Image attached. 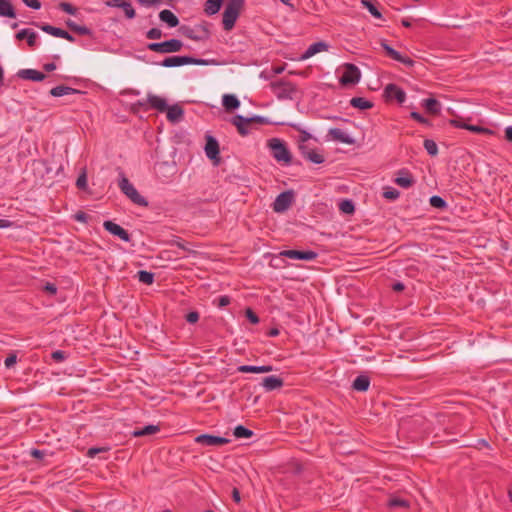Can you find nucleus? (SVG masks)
Returning <instances> with one entry per match:
<instances>
[{
    "instance_id": "obj_1",
    "label": "nucleus",
    "mask_w": 512,
    "mask_h": 512,
    "mask_svg": "<svg viewBox=\"0 0 512 512\" xmlns=\"http://www.w3.org/2000/svg\"><path fill=\"white\" fill-rule=\"evenodd\" d=\"M244 6V0H229L223 12V28L226 31H230L240 15V12Z\"/></svg>"
},
{
    "instance_id": "obj_2",
    "label": "nucleus",
    "mask_w": 512,
    "mask_h": 512,
    "mask_svg": "<svg viewBox=\"0 0 512 512\" xmlns=\"http://www.w3.org/2000/svg\"><path fill=\"white\" fill-rule=\"evenodd\" d=\"M267 146L270 148L271 154L277 162L287 165L291 163L292 154L283 140L271 138L268 140Z\"/></svg>"
},
{
    "instance_id": "obj_3",
    "label": "nucleus",
    "mask_w": 512,
    "mask_h": 512,
    "mask_svg": "<svg viewBox=\"0 0 512 512\" xmlns=\"http://www.w3.org/2000/svg\"><path fill=\"white\" fill-rule=\"evenodd\" d=\"M119 188L124 195H126L134 204L147 207L148 201L139 194L137 189L130 183L127 177L124 174H121V178L119 180Z\"/></svg>"
},
{
    "instance_id": "obj_4",
    "label": "nucleus",
    "mask_w": 512,
    "mask_h": 512,
    "mask_svg": "<svg viewBox=\"0 0 512 512\" xmlns=\"http://www.w3.org/2000/svg\"><path fill=\"white\" fill-rule=\"evenodd\" d=\"M180 32L186 38L194 41H206L210 38L211 35L208 24L206 22H203L194 28L189 26H181Z\"/></svg>"
},
{
    "instance_id": "obj_5",
    "label": "nucleus",
    "mask_w": 512,
    "mask_h": 512,
    "mask_svg": "<svg viewBox=\"0 0 512 512\" xmlns=\"http://www.w3.org/2000/svg\"><path fill=\"white\" fill-rule=\"evenodd\" d=\"M182 47L183 43L179 39H169L163 42H152L147 44L148 50L160 54L179 52Z\"/></svg>"
},
{
    "instance_id": "obj_6",
    "label": "nucleus",
    "mask_w": 512,
    "mask_h": 512,
    "mask_svg": "<svg viewBox=\"0 0 512 512\" xmlns=\"http://www.w3.org/2000/svg\"><path fill=\"white\" fill-rule=\"evenodd\" d=\"M208 61L205 59H198L194 58L192 56H171L165 58L160 65L163 67H179L183 65L193 64V65H199L204 66L208 65Z\"/></svg>"
},
{
    "instance_id": "obj_7",
    "label": "nucleus",
    "mask_w": 512,
    "mask_h": 512,
    "mask_svg": "<svg viewBox=\"0 0 512 512\" xmlns=\"http://www.w3.org/2000/svg\"><path fill=\"white\" fill-rule=\"evenodd\" d=\"M272 92L280 100L292 99L296 86L288 81L278 80L270 83Z\"/></svg>"
},
{
    "instance_id": "obj_8",
    "label": "nucleus",
    "mask_w": 512,
    "mask_h": 512,
    "mask_svg": "<svg viewBox=\"0 0 512 512\" xmlns=\"http://www.w3.org/2000/svg\"><path fill=\"white\" fill-rule=\"evenodd\" d=\"M344 67L345 71L339 79L340 84L343 86L357 84L361 78L359 68L352 63H346Z\"/></svg>"
},
{
    "instance_id": "obj_9",
    "label": "nucleus",
    "mask_w": 512,
    "mask_h": 512,
    "mask_svg": "<svg viewBox=\"0 0 512 512\" xmlns=\"http://www.w3.org/2000/svg\"><path fill=\"white\" fill-rule=\"evenodd\" d=\"M383 97L386 101L396 100L399 104H403L406 100V93L398 85L390 83L385 86Z\"/></svg>"
},
{
    "instance_id": "obj_10",
    "label": "nucleus",
    "mask_w": 512,
    "mask_h": 512,
    "mask_svg": "<svg viewBox=\"0 0 512 512\" xmlns=\"http://www.w3.org/2000/svg\"><path fill=\"white\" fill-rule=\"evenodd\" d=\"M381 47L386 53V56L404 64L407 67H413L415 65V61L411 59L410 57L401 55L398 51H396L394 48H392L390 45L387 44L385 40H381L380 42Z\"/></svg>"
},
{
    "instance_id": "obj_11",
    "label": "nucleus",
    "mask_w": 512,
    "mask_h": 512,
    "mask_svg": "<svg viewBox=\"0 0 512 512\" xmlns=\"http://www.w3.org/2000/svg\"><path fill=\"white\" fill-rule=\"evenodd\" d=\"M204 150H205L206 156L210 160L213 161L214 165H219V163H220V157H219L220 148H219V143L216 140V138H214L211 135H207Z\"/></svg>"
},
{
    "instance_id": "obj_12",
    "label": "nucleus",
    "mask_w": 512,
    "mask_h": 512,
    "mask_svg": "<svg viewBox=\"0 0 512 512\" xmlns=\"http://www.w3.org/2000/svg\"><path fill=\"white\" fill-rule=\"evenodd\" d=\"M195 442L204 446H223L230 442L228 438L210 434H201L195 438Z\"/></svg>"
},
{
    "instance_id": "obj_13",
    "label": "nucleus",
    "mask_w": 512,
    "mask_h": 512,
    "mask_svg": "<svg viewBox=\"0 0 512 512\" xmlns=\"http://www.w3.org/2000/svg\"><path fill=\"white\" fill-rule=\"evenodd\" d=\"M293 202V193L291 191H284L280 193L274 203H273V210L275 212H284L286 211Z\"/></svg>"
},
{
    "instance_id": "obj_14",
    "label": "nucleus",
    "mask_w": 512,
    "mask_h": 512,
    "mask_svg": "<svg viewBox=\"0 0 512 512\" xmlns=\"http://www.w3.org/2000/svg\"><path fill=\"white\" fill-rule=\"evenodd\" d=\"M104 229L110 234L120 238L125 242H130L131 236L127 230L122 228L120 225L116 224L113 221L107 220L103 223Z\"/></svg>"
},
{
    "instance_id": "obj_15",
    "label": "nucleus",
    "mask_w": 512,
    "mask_h": 512,
    "mask_svg": "<svg viewBox=\"0 0 512 512\" xmlns=\"http://www.w3.org/2000/svg\"><path fill=\"white\" fill-rule=\"evenodd\" d=\"M282 256L290 258V259H297V260H304V261H312L317 258L318 254L312 250H284L280 253Z\"/></svg>"
},
{
    "instance_id": "obj_16",
    "label": "nucleus",
    "mask_w": 512,
    "mask_h": 512,
    "mask_svg": "<svg viewBox=\"0 0 512 512\" xmlns=\"http://www.w3.org/2000/svg\"><path fill=\"white\" fill-rule=\"evenodd\" d=\"M35 25L38 28H40L42 31H44L52 36L63 38L70 42L75 41V38L73 37V35H71L69 32H67L66 30H64L62 28L54 27V26H52L50 24H46V23L35 24Z\"/></svg>"
},
{
    "instance_id": "obj_17",
    "label": "nucleus",
    "mask_w": 512,
    "mask_h": 512,
    "mask_svg": "<svg viewBox=\"0 0 512 512\" xmlns=\"http://www.w3.org/2000/svg\"><path fill=\"white\" fill-rule=\"evenodd\" d=\"M261 385L266 392H271L282 388L284 385V381L281 377L271 375L264 377L261 381Z\"/></svg>"
},
{
    "instance_id": "obj_18",
    "label": "nucleus",
    "mask_w": 512,
    "mask_h": 512,
    "mask_svg": "<svg viewBox=\"0 0 512 512\" xmlns=\"http://www.w3.org/2000/svg\"><path fill=\"white\" fill-rule=\"evenodd\" d=\"M17 76L24 80H31L35 82L43 81L46 75L35 69H21L17 72Z\"/></svg>"
},
{
    "instance_id": "obj_19",
    "label": "nucleus",
    "mask_w": 512,
    "mask_h": 512,
    "mask_svg": "<svg viewBox=\"0 0 512 512\" xmlns=\"http://www.w3.org/2000/svg\"><path fill=\"white\" fill-rule=\"evenodd\" d=\"M394 182L402 188H410L414 184L415 180L408 170L401 169L398 171Z\"/></svg>"
},
{
    "instance_id": "obj_20",
    "label": "nucleus",
    "mask_w": 512,
    "mask_h": 512,
    "mask_svg": "<svg viewBox=\"0 0 512 512\" xmlns=\"http://www.w3.org/2000/svg\"><path fill=\"white\" fill-rule=\"evenodd\" d=\"M15 38L17 40H26L30 48H34L37 45V33L31 29H22L16 33Z\"/></svg>"
},
{
    "instance_id": "obj_21",
    "label": "nucleus",
    "mask_w": 512,
    "mask_h": 512,
    "mask_svg": "<svg viewBox=\"0 0 512 512\" xmlns=\"http://www.w3.org/2000/svg\"><path fill=\"white\" fill-rule=\"evenodd\" d=\"M231 123L236 126L237 131L240 135L246 136L249 134V120L242 115H235L231 119Z\"/></svg>"
},
{
    "instance_id": "obj_22",
    "label": "nucleus",
    "mask_w": 512,
    "mask_h": 512,
    "mask_svg": "<svg viewBox=\"0 0 512 512\" xmlns=\"http://www.w3.org/2000/svg\"><path fill=\"white\" fill-rule=\"evenodd\" d=\"M147 102L149 103L151 108H153L159 112H165L166 109H168V104H167L166 100L157 95L148 94Z\"/></svg>"
},
{
    "instance_id": "obj_23",
    "label": "nucleus",
    "mask_w": 512,
    "mask_h": 512,
    "mask_svg": "<svg viewBox=\"0 0 512 512\" xmlns=\"http://www.w3.org/2000/svg\"><path fill=\"white\" fill-rule=\"evenodd\" d=\"M328 135L331 136L332 139L335 141H339L341 143L349 144V145L354 144V139L351 138L348 134H346L339 128H331L328 131Z\"/></svg>"
},
{
    "instance_id": "obj_24",
    "label": "nucleus",
    "mask_w": 512,
    "mask_h": 512,
    "mask_svg": "<svg viewBox=\"0 0 512 512\" xmlns=\"http://www.w3.org/2000/svg\"><path fill=\"white\" fill-rule=\"evenodd\" d=\"M165 112H167V119L172 123L179 122L184 114L183 108L178 104L168 106Z\"/></svg>"
},
{
    "instance_id": "obj_25",
    "label": "nucleus",
    "mask_w": 512,
    "mask_h": 512,
    "mask_svg": "<svg viewBox=\"0 0 512 512\" xmlns=\"http://www.w3.org/2000/svg\"><path fill=\"white\" fill-rule=\"evenodd\" d=\"M159 19L166 23L168 27L174 28L179 25L178 17L170 10L164 9L159 13Z\"/></svg>"
},
{
    "instance_id": "obj_26",
    "label": "nucleus",
    "mask_w": 512,
    "mask_h": 512,
    "mask_svg": "<svg viewBox=\"0 0 512 512\" xmlns=\"http://www.w3.org/2000/svg\"><path fill=\"white\" fill-rule=\"evenodd\" d=\"M328 47V44H326L323 41L315 42L308 47V49L303 53L301 58L308 59L321 51H326Z\"/></svg>"
},
{
    "instance_id": "obj_27",
    "label": "nucleus",
    "mask_w": 512,
    "mask_h": 512,
    "mask_svg": "<svg viewBox=\"0 0 512 512\" xmlns=\"http://www.w3.org/2000/svg\"><path fill=\"white\" fill-rule=\"evenodd\" d=\"M370 386V378L367 375L357 376L353 383L352 388L359 392H366Z\"/></svg>"
},
{
    "instance_id": "obj_28",
    "label": "nucleus",
    "mask_w": 512,
    "mask_h": 512,
    "mask_svg": "<svg viewBox=\"0 0 512 512\" xmlns=\"http://www.w3.org/2000/svg\"><path fill=\"white\" fill-rule=\"evenodd\" d=\"M422 106L426 109V111L432 115H438L440 113L441 104L435 98H427L422 102Z\"/></svg>"
},
{
    "instance_id": "obj_29",
    "label": "nucleus",
    "mask_w": 512,
    "mask_h": 512,
    "mask_svg": "<svg viewBox=\"0 0 512 512\" xmlns=\"http://www.w3.org/2000/svg\"><path fill=\"white\" fill-rule=\"evenodd\" d=\"M0 16L15 18L16 12L10 0H0Z\"/></svg>"
},
{
    "instance_id": "obj_30",
    "label": "nucleus",
    "mask_w": 512,
    "mask_h": 512,
    "mask_svg": "<svg viewBox=\"0 0 512 512\" xmlns=\"http://www.w3.org/2000/svg\"><path fill=\"white\" fill-rule=\"evenodd\" d=\"M222 104L227 111H234L239 108L240 101L233 94H225L222 99Z\"/></svg>"
},
{
    "instance_id": "obj_31",
    "label": "nucleus",
    "mask_w": 512,
    "mask_h": 512,
    "mask_svg": "<svg viewBox=\"0 0 512 512\" xmlns=\"http://www.w3.org/2000/svg\"><path fill=\"white\" fill-rule=\"evenodd\" d=\"M65 24L72 32H75L79 35L90 36L92 34L90 28L86 26H80L71 19L66 20Z\"/></svg>"
},
{
    "instance_id": "obj_32",
    "label": "nucleus",
    "mask_w": 512,
    "mask_h": 512,
    "mask_svg": "<svg viewBox=\"0 0 512 512\" xmlns=\"http://www.w3.org/2000/svg\"><path fill=\"white\" fill-rule=\"evenodd\" d=\"M75 93H81L79 90L74 89L72 87L59 85L50 90V94L54 97H61L64 95H70Z\"/></svg>"
},
{
    "instance_id": "obj_33",
    "label": "nucleus",
    "mask_w": 512,
    "mask_h": 512,
    "mask_svg": "<svg viewBox=\"0 0 512 512\" xmlns=\"http://www.w3.org/2000/svg\"><path fill=\"white\" fill-rule=\"evenodd\" d=\"M350 105L360 110H367L373 107V103L362 97H353L350 100Z\"/></svg>"
},
{
    "instance_id": "obj_34",
    "label": "nucleus",
    "mask_w": 512,
    "mask_h": 512,
    "mask_svg": "<svg viewBox=\"0 0 512 512\" xmlns=\"http://www.w3.org/2000/svg\"><path fill=\"white\" fill-rule=\"evenodd\" d=\"M160 431V427L158 425H147L142 429H137L132 432V436L134 437H142L147 435H152Z\"/></svg>"
},
{
    "instance_id": "obj_35",
    "label": "nucleus",
    "mask_w": 512,
    "mask_h": 512,
    "mask_svg": "<svg viewBox=\"0 0 512 512\" xmlns=\"http://www.w3.org/2000/svg\"><path fill=\"white\" fill-rule=\"evenodd\" d=\"M223 0H207L205 2V8L204 11L207 15H214L216 14L221 6H222Z\"/></svg>"
},
{
    "instance_id": "obj_36",
    "label": "nucleus",
    "mask_w": 512,
    "mask_h": 512,
    "mask_svg": "<svg viewBox=\"0 0 512 512\" xmlns=\"http://www.w3.org/2000/svg\"><path fill=\"white\" fill-rule=\"evenodd\" d=\"M168 244L170 246H177L179 249L183 250L184 252H187L188 254L195 255L197 253L195 250L191 249L184 240L177 236L174 237L172 240L168 241Z\"/></svg>"
},
{
    "instance_id": "obj_37",
    "label": "nucleus",
    "mask_w": 512,
    "mask_h": 512,
    "mask_svg": "<svg viewBox=\"0 0 512 512\" xmlns=\"http://www.w3.org/2000/svg\"><path fill=\"white\" fill-rule=\"evenodd\" d=\"M233 435L236 438H251L254 432L243 425H238L234 428Z\"/></svg>"
},
{
    "instance_id": "obj_38",
    "label": "nucleus",
    "mask_w": 512,
    "mask_h": 512,
    "mask_svg": "<svg viewBox=\"0 0 512 512\" xmlns=\"http://www.w3.org/2000/svg\"><path fill=\"white\" fill-rule=\"evenodd\" d=\"M119 8H121L123 10V12H124V14H125L127 19H133V18L136 17V11L133 8L132 3L130 2V0H124L121 3Z\"/></svg>"
},
{
    "instance_id": "obj_39",
    "label": "nucleus",
    "mask_w": 512,
    "mask_h": 512,
    "mask_svg": "<svg viewBox=\"0 0 512 512\" xmlns=\"http://www.w3.org/2000/svg\"><path fill=\"white\" fill-rule=\"evenodd\" d=\"M138 280L146 285H151L154 282V273L146 270H140L137 272Z\"/></svg>"
},
{
    "instance_id": "obj_40",
    "label": "nucleus",
    "mask_w": 512,
    "mask_h": 512,
    "mask_svg": "<svg viewBox=\"0 0 512 512\" xmlns=\"http://www.w3.org/2000/svg\"><path fill=\"white\" fill-rule=\"evenodd\" d=\"M361 3L365 8L368 9L372 16L378 19L382 18V14L377 8L376 3L372 2L371 0H361Z\"/></svg>"
},
{
    "instance_id": "obj_41",
    "label": "nucleus",
    "mask_w": 512,
    "mask_h": 512,
    "mask_svg": "<svg viewBox=\"0 0 512 512\" xmlns=\"http://www.w3.org/2000/svg\"><path fill=\"white\" fill-rule=\"evenodd\" d=\"M429 203L432 207L441 209V210H443L447 207L446 201L438 195H434V196L430 197Z\"/></svg>"
},
{
    "instance_id": "obj_42",
    "label": "nucleus",
    "mask_w": 512,
    "mask_h": 512,
    "mask_svg": "<svg viewBox=\"0 0 512 512\" xmlns=\"http://www.w3.org/2000/svg\"><path fill=\"white\" fill-rule=\"evenodd\" d=\"M423 145L430 156H436L438 154V147L434 140L425 139Z\"/></svg>"
},
{
    "instance_id": "obj_43",
    "label": "nucleus",
    "mask_w": 512,
    "mask_h": 512,
    "mask_svg": "<svg viewBox=\"0 0 512 512\" xmlns=\"http://www.w3.org/2000/svg\"><path fill=\"white\" fill-rule=\"evenodd\" d=\"M466 130L468 131H471L473 133H477V134H488V135H492L494 132L489 129V128H486V127H482V126H478V125H471V124H467L466 125Z\"/></svg>"
},
{
    "instance_id": "obj_44",
    "label": "nucleus",
    "mask_w": 512,
    "mask_h": 512,
    "mask_svg": "<svg viewBox=\"0 0 512 512\" xmlns=\"http://www.w3.org/2000/svg\"><path fill=\"white\" fill-rule=\"evenodd\" d=\"M306 159L315 164H321L325 161V158L322 154L318 153L316 150H312L311 152H307Z\"/></svg>"
},
{
    "instance_id": "obj_45",
    "label": "nucleus",
    "mask_w": 512,
    "mask_h": 512,
    "mask_svg": "<svg viewBox=\"0 0 512 512\" xmlns=\"http://www.w3.org/2000/svg\"><path fill=\"white\" fill-rule=\"evenodd\" d=\"M400 196V192L392 187L385 188L383 192V197L388 200H396Z\"/></svg>"
},
{
    "instance_id": "obj_46",
    "label": "nucleus",
    "mask_w": 512,
    "mask_h": 512,
    "mask_svg": "<svg viewBox=\"0 0 512 512\" xmlns=\"http://www.w3.org/2000/svg\"><path fill=\"white\" fill-rule=\"evenodd\" d=\"M389 506L392 508H408L409 502L405 499L401 498H392L389 501Z\"/></svg>"
},
{
    "instance_id": "obj_47",
    "label": "nucleus",
    "mask_w": 512,
    "mask_h": 512,
    "mask_svg": "<svg viewBox=\"0 0 512 512\" xmlns=\"http://www.w3.org/2000/svg\"><path fill=\"white\" fill-rule=\"evenodd\" d=\"M58 8L60 10H62L63 12H66L67 14H70V15H76V13H77V8L68 2H60L58 4Z\"/></svg>"
},
{
    "instance_id": "obj_48",
    "label": "nucleus",
    "mask_w": 512,
    "mask_h": 512,
    "mask_svg": "<svg viewBox=\"0 0 512 512\" xmlns=\"http://www.w3.org/2000/svg\"><path fill=\"white\" fill-rule=\"evenodd\" d=\"M339 208L342 212H344L346 214H351L355 210L354 204L351 200H343L340 203Z\"/></svg>"
},
{
    "instance_id": "obj_49",
    "label": "nucleus",
    "mask_w": 512,
    "mask_h": 512,
    "mask_svg": "<svg viewBox=\"0 0 512 512\" xmlns=\"http://www.w3.org/2000/svg\"><path fill=\"white\" fill-rule=\"evenodd\" d=\"M410 117H411L413 120H415V121H417V122H419V123H421V124H424V125H426V126H431V125H432V123H431V121H430L429 119H427V118L423 117V116H422L419 112H417V111H412V112L410 113Z\"/></svg>"
},
{
    "instance_id": "obj_50",
    "label": "nucleus",
    "mask_w": 512,
    "mask_h": 512,
    "mask_svg": "<svg viewBox=\"0 0 512 512\" xmlns=\"http://www.w3.org/2000/svg\"><path fill=\"white\" fill-rule=\"evenodd\" d=\"M76 186L80 190L87 189V175L85 170H83L82 173L78 176Z\"/></svg>"
},
{
    "instance_id": "obj_51",
    "label": "nucleus",
    "mask_w": 512,
    "mask_h": 512,
    "mask_svg": "<svg viewBox=\"0 0 512 512\" xmlns=\"http://www.w3.org/2000/svg\"><path fill=\"white\" fill-rule=\"evenodd\" d=\"M162 31L159 28H151L146 32V38L156 40L162 38Z\"/></svg>"
},
{
    "instance_id": "obj_52",
    "label": "nucleus",
    "mask_w": 512,
    "mask_h": 512,
    "mask_svg": "<svg viewBox=\"0 0 512 512\" xmlns=\"http://www.w3.org/2000/svg\"><path fill=\"white\" fill-rule=\"evenodd\" d=\"M245 315L252 324H258L260 321L258 315L251 308L245 310Z\"/></svg>"
},
{
    "instance_id": "obj_53",
    "label": "nucleus",
    "mask_w": 512,
    "mask_h": 512,
    "mask_svg": "<svg viewBox=\"0 0 512 512\" xmlns=\"http://www.w3.org/2000/svg\"><path fill=\"white\" fill-rule=\"evenodd\" d=\"M240 373H258V366L253 365H241L237 368Z\"/></svg>"
},
{
    "instance_id": "obj_54",
    "label": "nucleus",
    "mask_w": 512,
    "mask_h": 512,
    "mask_svg": "<svg viewBox=\"0 0 512 512\" xmlns=\"http://www.w3.org/2000/svg\"><path fill=\"white\" fill-rule=\"evenodd\" d=\"M292 127L300 132V139H299L300 143L299 144H305V142L311 138V134L308 133L307 131L300 129L296 125H292Z\"/></svg>"
},
{
    "instance_id": "obj_55",
    "label": "nucleus",
    "mask_w": 512,
    "mask_h": 512,
    "mask_svg": "<svg viewBox=\"0 0 512 512\" xmlns=\"http://www.w3.org/2000/svg\"><path fill=\"white\" fill-rule=\"evenodd\" d=\"M199 317H200V315L197 311H190L189 313H187L185 315V320L190 324H194V323L198 322Z\"/></svg>"
},
{
    "instance_id": "obj_56",
    "label": "nucleus",
    "mask_w": 512,
    "mask_h": 512,
    "mask_svg": "<svg viewBox=\"0 0 512 512\" xmlns=\"http://www.w3.org/2000/svg\"><path fill=\"white\" fill-rule=\"evenodd\" d=\"M16 362H17V355L15 353H11L6 357L4 364H5V367L9 369V368L13 367L16 364Z\"/></svg>"
},
{
    "instance_id": "obj_57",
    "label": "nucleus",
    "mask_w": 512,
    "mask_h": 512,
    "mask_svg": "<svg viewBox=\"0 0 512 512\" xmlns=\"http://www.w3.org/2000/svg\"><path fill=\"white\" fill-rule=\"evenodd\" d=\"M247 120H249V124H252V123H257V124H261V125L269 124L268 119L265 117H262V116H253V117L247 118Z\"/></svg>"
},
{
    "instance_id": "obj_58",
    "label": "nucleus",
    "mask_w": 512,
    "mask_h": 512,
    "mask_svg": "<svg viewBox=\"0 0 512 512\" xmlns=\"http://www.w3.org/2000/svg\"><path fill=\"white\" fill-rule=\"evenodd\" d=\"M108 450H109V448H107V447H92V448L88 449L87 456L92 458L96 454H98L100 452H106Z\"/></svg>"
},
{
    "instance_id": "obj_59",
    "label": "nucleus",
    "mask_w": 512,
    "mask_h": 512,
    "mask_svg": "<svg viewBox=\"0 0 512 512\" xmlns=\"http://www.w3.org/2000/svg\"><path fill=\"white\" fill-rule=\"evenodd\" d=\"M51 357L55 362H61L66 358V354L62 350H56L52 352Z\"/></svg>"
},
{
    "instance_id": "obj_60",
    "label": "nucleus",
    "mask_w": 512,
    "mask_h": 512,
    "mask_svg": "<svg viewBox=\"0 0 512 512\" xmlns=\"http://www.w3.org/2000/svg\"><path fill=\"white\" fill-rule=\"evenodd\" d=\"M231 303V298L227 295L220 296L217 299V306L223 308Z\"/></svg>"
},
{
    "instance_id": "obj_61",
    "label": "nucleus",
    "mask_w": 512,
    "mask_h": 512,
    "mask_svg": "<svg viewBox=\"0 0 512 512\" xmlns=\"http://www.w3.org/2000/svg\"><path fill=\"white\" fill-rule=\"evenodd\" d=\"M23 3L32 8V9H35V10H38L41 8V2L39 0H22Z\"/></svg>"
},
{
    "instance_id": "obj_62",
    "label": "nucleus",
    "mask_w": 512,
    "mask_h": 512,
    "mask_svg": "<svg viewBox=\"0 0 512 512\" xmlns=\"http://www.w3.org/2000/svg\"><path fill=\"white\" fill-rule=\"evenodd\" d=\"M74 219L79 221V222H83V223H87L88 222V219H89V215L86 214L85 212L83 211H78L75 215H74Z\"/></svg>"
},
{
    "instance_id": "obj_63",
    "label": "nucleus",
    "mask_w": 512,
    "mask_h": 512,
    "mask_svg": "<svg viewBox=\"0 0 512 512\" xmlns=\"http://www.w3.org/2000/svg\"><path fill=\"white\" fill-rule=\"evenodd\" d=\"M43 290L48 292L49 294L51 295H54L56 294L57 292V287L55 286V284L53 283H50V282H47L44 287H43Z\"/></svg>"
},
{
    "instance_id": "obj_64",
    "label": "nucleus",
    "mask_w": 512,
    "mask_h": 512,
    "mask_svg": "<svg viewBox=\"0 0 512 512\" xmlns=\"http://www.w3.org/2000/svg\"><path fill=\"white\" fill-rule=\"evenodd\" d=\"M449 124L452 125L453 127L461 128V129H465L466 125H467V123L463 122L462 120H458V119H450Z\"/></svg>"
}]
</instances>
